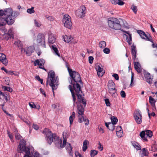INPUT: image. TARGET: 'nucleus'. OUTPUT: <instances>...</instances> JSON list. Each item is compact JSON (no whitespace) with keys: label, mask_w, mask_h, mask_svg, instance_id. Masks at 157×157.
<instances>
[{"label":"nucleus","mask_w":157,"mask_h":157,"mask_svg":"<svg viewBox=\"0 0 157 157\" xmlns=\"http://www.w3.org/2000/svg\"><path fill=\"white\" fill-rule=\"evenodd\" d=\"M43 133L45 135L46 140L49 144H51L52 142L55 141V144L57 145L58 148L60 149L65 147L66 150L69 153V155L72 156L73 155L72 151V147L69 143H67V138L68 135L67 132H63V143H62V140L59 139V137L55 134H52V132L48 128H45L43 131Z\"/></svg>","instance_id":"obj_1"},{"label":"nucleus","mask_w":157,"mask_h":157,"mask_svg":"<svg viewBox=\"0 0 157 157\" xmlns=\"http://www.w3.org/2000/svg\"><path fill=\"white\" fill-rule=\"evenodd\" d=\"M71 93L73 98V102L74 107L77 105V111L78 114V122L81 123L82 122V117L84 116V109L82 104H83L84 107H85L86 105V101L84 97L80 94H75L73 90L71 85L68 86Z\"/></svg>","instance_id":"obj_2"},{"label":"nucleus","mask_w":157,"mask_h":157,"mask_svg":"<svg viewBox=\"0 0 157 157\" xmlns=\"http://www.w3.org/2000/svg\"><path fill=\"white\" fill-rule=\"evenodd\" d=\"M65 66L67 68L68 72L71 77V84L72 85V89L74 92L75 94L82 93L81 87L78 83H82L81 79L80 74L77 72L72 70L69 66L67 62H65Z\"/></svg>","instance_id":"obj_3"},{"label":"nucleus","mask_w":157,"mask_h":157,"mask_svg":"<svg viewBox=\"0 0 157 157\" xmlns=\"http://www.w3.org/2000/svg\"><path fill=\"white\" fill-rule=\"evenodd\" d=\"M50 86L52 87V92L54 94V90H56L59 85V78L56 76L55 72L53 71H50L48 74V77L47 81V85L48 82Z\"/></svg>","instance_id":"obj_4"},{"label":"nucleus","mask_w":157,"mask_h":157,"mask_svg":"<svg viewBox=\"0 0 157 157\" xmlns=\"http://www.w3.org/2000/svg\"><path fill=\"white\" fill-rule=\"evenodd\" d=\"M18 152L21 153L25 152V153L24 157H32V154L30 151L29 147H26L25 146V141L22 140L20 142V144L17 149Z\"/></svg>","instance_id":"obj_5"},{"label":"nucleus","mask_w":157,"mask_h":157,"mask_svg":"<svg viewBox=\"0 0 157 157\" xmlns=\"http://www.w3.org/2000/svg\"><path fill=\"white\" fill-rule=\"evenodd\" d=\"M109 28L115 30H119L121 28V25L119 20L116 18H110L108 21Z\"/></svg>","instance_id":"obj_6"},{"label":"nucleus","mask_w":157,"mask_h":157,"mask_svg":"<svg viewBox=\"0 0 157 157\" xmlns=\"http://www.w3.org/2000/svg\"><path fill=\"white\" fill-rule=\"evenodd\" d=\"M6 19V17H0V30L1 31H5V29L3 26L6 23L9 25H11L13 23V21L11 19L10 20Z\"/></svg>","instance_id":"obj_7"},{"label":"nucleus","mask_w":157,"mask_h":157,"mask_svg":"<svg viewBox=\"0 0 157 157\" xmlns=\"http://www.w3.org/2000/svg\"><path fill=\"white\" fill-rule=\"evenodd\" d=\"M71 18V17L70 16L66 14L63 16V22L64 26L69 29L71 28L72 24Z\"/></svg>","instance_id":"obj_8"},{"label":"nucleus","mask_w":157,"mask_h":157,"mask_svg":"<svg viewBox=\"0 0 157 157\" xmlns=\"http://www.w3.org/2000/svg\"><path fill=\"white\" fill-rule=\"evenodd\" d=\"M36 42L38 44L44 48H46L45 43V37L44 35L42 33H39L37 36Z\"/></svg>","instance_id":"obj_9"},{"label":"nucleus","mask_w":157,"mask_h":157,"mask_svg":"<svg viewBox=\"0 0 157 157\" xmlns=\"http://www.w3.org/2000/svg\"><path fill=\"white\" fill-rule=\"evenodd\" d=\"M86 8L84 6H81L75 12V14L78 17L81 18L85 16L86 13Z\"/></svg>","instance_id":"obj_10"},{"label":"nucleus","mask_w":157,"mask_h":157,"mask_svg":"<svg viewBox=\"0 0 157 157\" xmlns=\"http://www.w3.org/2000/svg\"><path fill=\"white\" fill-rule=\"evenodd\" d=\"M134 116L136 122L139 124H141L142 122V116L140 111L136 110L134 112Z\"/></svg>","instance_id":"obj_11"},{"label":"nucleus","mask_w":157,"mask_h":157,"mask_svg":"<svg viewBox=\"0 0 157 157\" xmlns=\"http://www.w3.org/2000/svg\"><path fill=\"white\" fill-rule=\"evenodd\" d=\"M4 17H6V19L8 20L12 19L13 21L14 22V20L12 18V14H13V10L11 8H8L4 10Z\"/></svg>","instance_id":"obj_12"},{"label":"nucleus","mask_w":157,"mask_h":157,"mask_svg":"<svg viewBox=\"0 0 157 157\" xmlns=\"http://www.w3.org/2000/svg\"><path fill=\"white\" fill-rule=\"evenodd\" d=\"M137 33L142 39L149 41H152V38L149 34H146L143 31L141 30H138Z\"/></svg>","instance_id":"obj_13"},{"label":"nucleus","mask_w":157,"mask_h":157,"mask_svg":"<svg viewBox=\"0 0 157 157\" xmlns=\"http://www.w3.org/2000/svg\"><path fill=\"white\" fill-rule=\"evenodd\" d=\"M102 66L100 64H96L95 66V68L97 71L98 75L99 77H102L105 73V71L103 70V68L101 67Z\"/></svg>","instance_id":"obj_14"},{"label":"nucleus","mask_w":157,"mask_h":157,"mask_svg":"<svg viewBox=\"0 0 157 157\" xmlns=\"http://www.w3.org/2000/svg\"><path fill=\"white\" fill-rule=\"evenodd\" d=\"M3 38L2 40H8L10 38H13L14 36L12 30L11 29H10L7 33H5L2 35Z\"/></svg>","instance_id":"obj_15"},{"label":"nucleus","mask_w":157,"mask_h":157,"mask_svg":"<svg viewBox=\"0 0 157 157\" xmlns=\"http://www.w3.org/2000/svg\"><path fill=\"white\" fill-rule=\"evenodd\" d=\"M144 77L146 82L148 83L149 84H151L152 83L153 78L149 73L147 72L145 73Z\"/></svg>","instance_id":"obj_16"},{"label":"nucleus","mask_w":157,"mask_h":157,"mask_svg":"<svg viewBox=\"0 0 157 157\" xmlns=\"http://www.w3.org/2000/svg\"><path fill=\"white\" fill-rule=\"evenodd\" d=\"M34 51V48L33 46H30L25 48L24 49L25 52L27 56H30Z\"/></svg>","instance_id":"obj_17"},{"label":"nucleus","mask_w":157,"mask_h":157,"mask_svg":"<svg viewBox=\"0 0 157 157\" xmlns=\"http://www.w3.org/2000/svg\"><path fill=\"white\" fill-rule=\"evenodd\" d=\"M136 50L135 45L133 44L131 46V53L132 56V58L134 61H136Z\"/></svg>","instance_id":"obj_18"},{"label":"nucleus","mask_w":157,"mask_h":157,"mask_svg":"<svg viewBox=\"0 0 157 157\" xmlns=\"http://www.w3.org/2000/svg\"><path fill=\"white\" fill-rule=\"evenodd\" d=\"M134 67L135 69L138 73L141 72L142 69L139 62L134 61Z\"/></svg>","instance_id":"obj_19"},{"label":"nucleus","mask_w":157,"mask_h":157,"mask_svg":"<svg viewBox=\"0 0 157 157\" xmlns=\"http://www.w3.org/2000/svg\"><path fill=\"white\" fill-rule=\"evenodd\" d=\"M56 38L54 36V35L52 33H50L49 34L48 41L49 44H52L56 41Z\"/></svg>","instance_id":"obj_20"},{"label":"nucleus","mask_w":157,"mask_h":157,"mask_svg":"<svg viewBox=\"0 0 157 157\" xmlns=\"http://www.w3.org/2000/svg\"><path fill=\"white\" fill-rule=\"evenodd\" d=\"M111 3L114 5L118 4L119 6H123L124 2L121 0H110Z\"/></svg>","instance_id":"obj_21"},{"label":"nucleus","mask_w":157,"mask_h":157,"mask_svg":"<svg viewBox=\"0 0 157 157\" xmlns=\"http://www.w3.org/2000/svg\"><path fill=\"white\" fill-rule=\"evenodd\" d=\"M105 125L109 130L113 131L115 128L114 124H112L111 122H105Z\"/></svg>","instance_id":"obj_22"},{"label":"nucleus","mask_w":157,"mask_h":157,"mask_svg":"<svg viewBox=\"0 0 157 157\" xmlns=\"http://www.w3.org/2000/svg\"><path fill=\"white\" fill-rule=\"evenodd\" d=\"M108 89L116 88V86L114 82L112 80H109L107 85Z\"/></svg>","instance_id":"obj_23"},{"label":"nucleus","mask_w":157,"mask_h":157,"mask_svg":"<svg viewBox=\"0 0 157 157\" xmlns=\"http://www.w3.org/2000/svg\"><path fill=\"white\" fill-rule=\"evenodd\" d=\"M146 136L145 131H142L140 133V136L143 140L145 141H147V140Z\"/></svg>","instance_id":"obj_24"},{"label":"nucleus","mask_w":157,"mask_h":157,"mask_svg":"<svg viewBox=\"0 0 157 157\" xmlns=\"http://www.w3.org/2000/svg\"><path fill=\"white\" fill-rule=\"evenodd\" d=\"M64 40L67 43H69L73 39L71 36H67L65 35L63 36Z\"/></svg>","instance_id":"obj_25"},{"label":"nucleus","mask_w":157,"mask_h":157,"mask_svg":"<svg viewBox=\"0 0 157 157\" xmlns=\"http://www.w3.org/2000/svg\"><path fill=\"white\" fill-rule=\"evenodd\" d=\"M52 49L53 50L55 54L58 56L60 57V55L59 52V51L55 45H52Z\"/></svg>","instance_id":"obj_26"},{"label":"nucleus","mask_w":157,"mask_h":157,"mask_svg":"<svg viewBox=\"0 0 157 157\" xmlns=\"http://www.w3.org/2000/svg\"><path fill=\"white\" fill-rule=\"evenodd\" d=\"M141 156H147L148 155V152L146 148H143L142 151Z\"/></svg>","instance_id":"obj_27"},{"label":"nucleus","mask_w":157,"mask_h":157,"mask_svg":"<svg viewBox=\"0 0 157 157\" xmlns=\"http://www.w3.org/2000/svg\"><path fill=\"white\" fill-rule=\"evenodd\" d=\"M132 144L137 150H140L141 149V147L138 143L134 142L132 143Z\"/></svg>","instance_id":"obj_28"},{"label":"nucleus","mask_w":157,"mask_h":157,"mask_svg":"<svg viewBox=\"0 0 157 157\" xmlns=\"http://www.w3.org/2000/svg\"><path fill=\"white\" fill-rule=\"evenodd\" d=\"M89 143L87 140H85L83 142V146L82 147V150L83 151H85L87 148V145Z\"/></svg>","instance_id":"obj_29"},{"label":"nucleus","mask_w":157,"mask_h":157,"mask_svg":"<svg viewBox=\"0 0 157 157\" xmlns=\"http://www.w3.org/2000/svg\"><path fill=\"white\" fill-rule=\"evenodd\" d=\"M124 35L125 36L126 38V41L129 44H131V42L132 40V38L131 35V34H129L128 36L124 34Z\"/></svg>","instance_id":"obj_30"},{"label":"nucleus","mask_w":157,"mask_h":157,"mask_svg":"<svg viewBox=\"0 0 157 157\" xmlns=\"http://www.w3.org/2000/svg\"><path fill=\"white\" fill-rule=\"evenodd\" d=\"M109 93L112 95V96H114L115 94L116 93L117 89L116 88H112L108 89Z\"/></svg>","instance_id":"obj_31"},{"label":"nucleus","mask_w":157,"mask_h":157,"mask_svg":"<svg viewBox=\"0 0 157 157\" xmlns=\"http://www.w3.org/2000/svg\"><path fill=\"white\" fill-rule=\"evenodd\" d=\"M75 113L73 112H72V115L69 117V121L71 125L72 124L73 121V120L75 118Z\"/></svg>","instance_id":"obj_32"},{"label":"nucleus","mask_w":157,"mask_h":157,"mask_svg":"<svg viewBox=\"0 0 157 157\" xmlns=\"http://www.w3.org/2000/svg\"><path fill=\"white\" fill-rule=\"evenodd\" d=\"M111 123L114 125L116 124L118 121V120L117 117L114 116L111 117Z\"/></svg>","instance_id":"obj_33"},{"label":"nucleus","mask_w":157,"mask_h":157,"mask_svg":"<svg viewBox=\"0 0 157 157\" xmlns=\"http://www.w3.org/2000/svg\"><path fill=\"white\" fill-rule=\"evenodd\" d=\"M34 24L35 26L37 27H40L42 25V24L40 21L37 20L36 19L34 20Z\"/></svg>","instance_id":"obj_34"},{"label":"nucleus","mask_w":157,"mask_h":157,"mask_svg":"<svg viewBox=\"0 0 157 157\" xmlns=\"http://www.w3.org/2000/svg\"><path fill=\"white\" fill-rule=\"evenodd\" d=\"M14 44L17 45L19 48L21 49L22 48V45L21 42L19 40L15 41L14 43Z\"/></svg>","instance_id":"obj_35"},{"label":"nucleus","mask_w":157,"mask_h":157,"mask_svg":"<svg viewBox=\"0 0 157 157\" xmlns=\"http://www.w3.org/2000/svg\"><path fill=\"white\" fill-rule=\"evenodd\" d=\"M0 62H1L2 63L4 64L5 66H7L8 64V60L6 56L5 58H3V59H0Z\"/></svg>","instance_id":"obj_36"},{"label":"nucleus","mask_w":157,"mask_h":157,"mask_svg":"<svg viewBox=\"0 0 157 157\" xmlns=\"http://www.w3.org/2000/svg\"><path fill=\"white\" fill-rule=\"evenodd\" d=\"M146 133V135L149 137L150 138H151L152 136V132L150 130H146L145 131Z\"/></svg>","instance_id":"obj_37"},{"label":"nucleus","mask_w":157,"mask_h":157,"mask_svg":"<svg viewBox=\"0 0 157 157\" xmlns=\"http://www.w3.org/2000/svg\"><path fill=\"white\" fill-rule=\"evenodd\" d=\"M149 101L151 105H155V101L154 99L151 96H150L149 97Z\"/></svg>","instance_id":"obj_38"},{"label":"nucleus","mask_w":157,"mask_h":157,"mask_svg":"<svg viewBox=\"0 0 157 157\" xmlns=\"http://www.w3.org/2000/svg\"><path fill=\"white\" fill-rule=\"evenodd\" d=\"M99 46L101 48H104L106 46V42L104 41H100L99 43Z\"/></svg>","instance_id":"obj_39"},{"label":"nucleus","mask_w":157,"mask_h":157,"mask_svg":"<svg viewBox=\"0 0 157 157\" xmlns=\"http://www.w3.org/2000/svg\"><path fill=\"white\" fill-rule=\"evenodd\" d=\"M98 151L96 150H91L90 151V155L91 157L93 156L97 155L98 153Z\"/></svg>","instance_id":"obj_40"},{"label":"nucleus","mask_w":157,"mask_h":157,"mask_svg":"<svg viewBox=\"0 0 157 157\" xmlns=\"http://www.w3.org/2000/svg\"><path fill=\"white\" fill-rule=\"evenodd\" d=\"M45 17L48 21H53L54 20V17L52 16H49L48 15H45Z\"/></svg>","instance_id":"obj_41"},{"label":"nucleus","mask_w":157,"mask_h":157,"mask_svg":"<svg viewBox=\"0 0 157 157\" xmlns=\"http://www.w3.org/2000/svg\"><path fill=\"white\" fill-rule=\"evenodd\" d=\"M82 122L83 121H85V125H88L89 124V121L88 119H86V117H84V116L82 117Z\"/></svg>","instance_id":"obj_42"},{"label":"nucleus","mask_w":157,"mask_h":157,"mask_svg":"<svg viewBox=\"0 0 157 157\" xmlns=\"http://www.w3.org/2000/svg\"><path fill=\"white\" fill-rule=\"evenodd\" d=\"M131 9L132 10L133 12L136 14L137 11V6L135 5H133L132 6Z\"/></svg>","instance_id":"obj_43"},{"label":"nucleus","mask_w":157,"mask_h":157,"mask_svg":"<svg viewBox=\"0 0 157 157\" xmlns=\"http://www.w3.org/2000/svg\"><path fill=\"white\" fill-rule=\"evenodd\" d=\"M34 9L33 7H32L31 8L28 9H27V12L30 14L34 13L35 12Z\"/></svg>","instance_id":"obj_44"},{"label":"nucleus","mask_w":157,"mask_h":157,"mask_svg":"<svg viewBox=\"0 0 157 157\" xmlns=\"http://www.w3.org/2000/svg\"><path fill=\"white\" fill-rule=\"evenodd\" d=\"M2 88L4 90H6L10 92H11L13 91V89L10 87L7 86H3Z\"/></svg>","instance_id":"obj_45"},{"label":"nucleus","mask_w":157,"mask_h":157,"mask_svg":"<svg viewBox=\"0 0 157 157\" xmlns=\"http://www.w3.org/2000/svg\"><path fill=\"white\" fill-rule=\"evenodd\" d=\"M133 80H134V73L132 72L131 79V83L130 84V87H131L133 86Z\"/></svg>","instance_id":"obj_46"},{"label":"nucleus","mask_w":157,"mask_h":157,"mask_svg":"<svg viewBox=\"0 0 157 157\" xmlns=\"http://www.w3.org/2000/svg\"><path fill=\"white\" fill-rule=\"evenodd\" d=\"M19 14V13L16 11H13V14H12V18L13 19V20H14V18L15 17H16L17 15Z\"/></svg>","instance_id":"obj_47"},{"label":"nucleus","mask_w":157,"mask_h":157,"mask_svg":"<svg viewBox=\"0 0 157 157\" xmlns=\"http://www.w3.org/2000/svg\"><path fill=\"white\" fill-rule=\"evenodd\" d=\"M103 51L105 53L108 54L110 52V50L108 48H105L104 49Z\"/></svg>","instance_id":"obj_48"},{"label":"nucleus","mask_w":157,"mask_h":157,"mask_svg":"<svg viewBox=\"0 0 157 157\" xmlns=\"http://www.w3.org/2000/svg\"><path fill=\"white\" fill-rule=\"evenodd\" d=\"M117 135L119 138L121 137L123 135V131L121 132L116 131Z\"/></svg>","instance_id":"obj_49"},{"label":"nucleus","mask_w":157,"mask_h":157,"mask_svg":"<svg viewBox=\"0 0 157 157\" xmlns=\"http://www.w3.org/2000/svg\"><path fill=\"white\" fill-rule=\"evenodd\" d=\"M105 103L107 106H110V103L109 101V99L106 98L105 99Z\"/></svg>","instance_id":"obj_50"},{"label":"nucleus","mask_w":157,"mask_h":157,"mask_svg":"<svg viewBox=\"0 0 157 157\" xmlns=\"http://www.w3.org/2000/svg\"><path fill=\"white\" fill-rule=\"evenodd\" d=\"M29 105L32 108H36V106L35 105L34 103L33 102H31L30 103H29Z\"/></svg>","instance_id":"obj_51"},{"label":"nucleus","mask_w":157,"mask_h":157,"mask_svg":"<svg viewBox=\"0 0 157 157\" xmlns=\"http://www.w3.org/2000/svg\"><path fill=\"white\" fill-rule=\"evenodd\" d=\"M39 60V61H40V66L44 65L45 62V60L43 59H40Z\"/></svg>","instance_id":"obj_52"},{"label":"nucleus","mask_w":157,"mask_h":157,"mask_svg":"<svg viewBox=\"0 0 157 157\" xmlns=\"http://www.w3.org/2000/svg\"><path fill=\"white\" fill-rule=\"evenodd\" d=\"M99 146L98 147V149L100 151H102L103 150V147L100 142L98 143Z\"/></svg>","instance_id":"obj_53"},{"label":"nucleus","mask_w":157,"mask_h":157,"mask_svg":"<svg viewBox=\"0 0 157 157\" xmlns=\"http://www.w3.org/2000/svg\"><path fill=\"white\" fill-rule=\"evenodd\" d=\"M34 65L36 66V65H39L40 66V61L38 59H36L34 62Z\"/></svg>","instance_id":"obj_54"},{"label":"nucleus","mask_w":157,"mask_h":157,"mask_svg":"<svg viewBox=\"0 0 157 157\" xmlns=\"http://www.w3.org/2000/svg\"><path fill=\"white\" fill-rule=\"evenodd\" d=\"M94 58L92 56H90L89 57V62L90 64H92L93 62Z\"/></svg>","instance_id":"obj_55"},{"label":"nucleus","mask_w":157,"mask_h":157,"mask_svg":"<svg viewBox=\"0 0 157 157\" xmlns=\"http://www.w3.org/2000/svg\"><path fill=\"white\" fill-rule=\"evenodd\" d=\"M121 95L122 98H125L126 96V94L124 91L122 90L121 92Z\"/></svg>","instance_id":"obj_56"},{"label":"nucleus","mask_w":157,"mask_h":157,"mask_svg":"<svg viewBox=\"0 0 157 157\" xmlns=\"http://www.w3.org/2000/svg\"><path fill=\"white\" fill-rule=\"evenodd\" d=\"M98 129L99 130V132L101 133H103L104 132V130L101 127L99 126L98 127Z\"/></svg>","instance_id":"obj_57"},{"label":"nucleus","mask_w":157,"mask_h":157,"mask_svg":"<svg viewBox=\"0 0 157 157\" xmlns=\"http://www.w3.org/2000/svg\"><path fill=\"white\" fill-rule=\"evenodd\" d=\"M75 154L76 157H83L78 151L75 152Z\"/></svg>","instance_id":"obj_58"},{"label":"nucleus","mask_w":157,"mask_h":157,"mask_svg":"<svg viewBox=\"0 0 157 157\" xmlns=\"http://www.w3.org/2000/svg\"><path fill=\"white\" fill-rule=\"evenodd\" d=\"M112 76L116 80L119 79V76L117 74H115L112 75Z\"/></svg>","instance_id":"obj_59"},{"label":"nucleus","mask_w":157,"mask_h":157,"mask_svg":"<svg viewBox=\"0 0 157 157\" xmlns=\"http://www.w3.org/2000/svg\"><path fill=\"white\" fill-rule=\"evenodd\" d=\"M33 127L36 130H37L39 128L38 126L36 124H33Z\"/></svg>","instance_id":"obj_60"},{"label":"nucleus","mask_w":157,"mask_h":157,"mask_svg":"<svg viewBox=\"0 0 157 157\" xmlns=\"http://www.w3.org/2000/svg\"><path fill=\"white\" fill-rule=\"evenodd\" d=\"M21 136L19 134H17L15 135V138L17 140H20L21 139Z\"/></svg>","instance_id":"obj_61"},{"label":"nucleus","mask_w":157,"mask_h":157,"mask_svg":"<svg viewBox=\"0 0 157 157\" xmlns=\"http://www.w3.org/2000/svg\"><path fill=\"white\" fill-rule=\"evenodd\" d=\"M121 131H122V128L121 126H118L117 127V128H116V131H117L118 132H121Z\"/></svg>","instance_id":"obj_62"},{"label":"nucleus","mask_w":157,"mask_h":157,"mask_svg":"<svg viewBox=\"0 0 157 157\" xmlns=\"http://www.w3.org/2000/svg\"><path fill=\"white\" fill-rule=\"evenodd\" d=\"M34 157H42L37 152H36L34 154Z\"/></svg>","instance_id":"obj_63"},{"label":"nucleus","mask_w":157,"mask_h":157,"mask_svg":"<svg viewBox=\"0 0 157 157\" xmlns=\"http://www.w3.org/2000/svg\"><path fill=\"white\" fill-rule=\"evenodd\" d=\"M6 56L3 53H0V59H3L5 58Z\"/></svg>","instance_id":"obj_64"}]
</instances>
